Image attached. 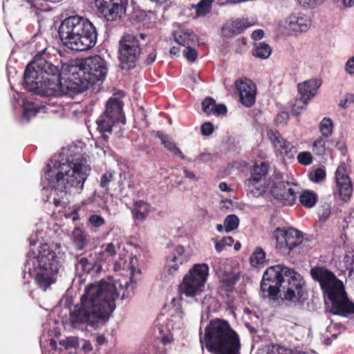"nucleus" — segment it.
Listing matches in <instances>:
<instances>
[{
  "instance_id": "1",
  "label": "nucleus",
  "mask_w": 354,
  "mask_h": 354,
  "mask_svg": "<svg viewBox=\"0 0 354 354\" xmlns=\"http://www.w3.org/2000/svg\"><path fill=\"white\" fill-rule=\"evenodd\" d=\"M127 259V252L124 250L123 252L119 253V258L115 261L114 270L129 268V278L122 277L113 283L102 280L90 283L85 288L80 302L70 312L69 322L73 328H98L109 319L115 310L116 298L124 300L133 295L136 284L133 275L139 270H136L134 266L137 258L132 257L129 263Z\"/></svg>"
},
{
  "instance_id": "2",
  "label": "nucleus",
  "mask_w": 354,
  "mask_h": 354,
  "mask_svg": "<svg viewBox=\"0 0 354 354\" xmlns=\"http://www.w3.org/2000/svg\"><path fill=\"white\" fill-rule=\"evenodd\" d=\"M68 73L67 77H61L57 66L37 54L24 71V87L41 96L72 95L90 88L81 75Z\"/></svg>"
},
{
  "instance_id": "3",
  "label": "nucleus",
  "mask_w": 354,
  "mask_h": 354,
  "mask_svg": "<svg viewBox=\"0 0 354 354\" xmlns=\"http://www.w3.org/2000/svg\"><path fill=\"white\" fill-rule=\"evenodd\" d=\"M41 183L44 189L63 194H80L91 171L88 160L73 149H64L58 157L51 158L46 166Z\"/></svg>"
},
{
  "instance_id": "4",
  "label": "nucleus",
  "mask_w": 354,
  "mask_h": 354,
  "mask_svg": "<svg viewBox=\"0 0 354 354\" xmlns=\"http://www.w3.org/2000/svg\"><path fill=\"white\" fill-rule=\"evenodd\" d=\"M304 284L301 275L294 269L277 264L264 272L261 290L264 298L276 300L281 292L283 299L297 301L303 296Z\"/></svg>"
},
{
  "instance_id": "5",
  "label": "nucleus",
  "mask_w": 354,
  "mask_h": 354,
  "mask_svg": "<svg viewBox=\"0 0 354 354\" xmlns=\"http://www.w3.org/2000/svg\"><path fill=\"white\" fill-rule=\"evenodd\" d=\"M38 232L32 234L29 239L30 245L32 247L27 254L25 263V272L34 279L38 287L46 291L56 281V275L59 270L58 258L53 248L48 243H40Z\"/></svg>"
},
{
  "instance_id": "6",
  "label": "nucleus",
  "mask_w": 354,
  "mask_h": 354,
  "mask_svg": "<svg viewBox=\"0 0 354 354\" xmlns=\"http://www.w3.org/2000/svg\"><path fill=\"white\" fill-rule=\"evenodd\" d=\"M312 277L317 281L330 301L329 311L335 315L354 318V303L349 299L343 282L324 267H315L310 270Z\"/></svg>"
},
{
  "instance_id": "7",
  "label": "nucleus",
  "mask_w": 354,
  "mask_h": 354,
  "mask_svg": "<svg viewBox=\"0 0 354 354\" xmlns=\"http://www.w3.org/2000/svg\"><path fill=\"white\" fill-rule=\"evenodd\" d=\"M201 335L200 342L211 354H240L239 336L227 321L212 319Z\"/></svg>"
},
{
  "instance_id": "8",
  "label": "nucleus",
  "mask_w": 354,
  "mask_h": 354,
  "mask_svg": "<svg viewBox=\"0 0 354 354\" xmlns=\"http://www.w3.org/2000/svg\"><path fill=\"white\" fill-rule=\"evenodd\" d=\"M59 36L64 46L74 51H85L96 44L95 27L86 18L74 15L62 21Z\"/></svg>"
},
{
  "instance_id": "9",
  "label": "nucleus",
  "mask_w": 354,
  "mask_h": 354,
  "mask_svg": "<svg viewBox=\"0 0 354 354\" xmlns=\"http://www.w3.org/2000/svg\"><path fill=\"white\" fill-rule=\"evenodd\" d=\"M123 103L121 100L111 97L106 104L105 111L96 121L97 129L101 133V139L95 142L104 156H111L112 150L108 143L109 135H112L115 129L121 130L120 124H125V116L122 111Z\"/></svg>"
},
{
  "instance_id": "10",
  "label": "nucleus",
  "mask_w": 354,
  "mask_h": 354,
  "mask_svg": "<svg viewBox=\"0 0 354 354\" xmlns=\"http://www.w3.org/2000/svg\"><path fill=\"white\" fill-rule=\"evenodd\" d=\"M64 67L71 74L81 75L90 88L93 85L101 84L107 73L105 61L99 55L84 59L71 60Z\"/></svg>"
},
{
  "instance_id": "11",
  "label": "nucleus",
  "mask_w": 354,
  "mask_h": 354,
  "mask_svg": "<svg viewBox=\"0 0 354 354\" xmlns=\"http://www.w3.org/2000/svg\"><path fill=\"white\" fill-rule=\"evenodd\" d=\"M146 35L140 33L137 35L127 34L120 41L119 59L123 69H131L135 66L138 60L141 49L139 39L145 40Z\"/></svg>"
},
{
  "instance_id": "12",
  "label": "nucleus",
  "mask_w": 354,
  "mask_h": 354,
  "mask_svg": "<svg viewBox=\"0 0 354 354\" xmlns=\"http://www.w3.org/2000/svg\"><path fill=\"white\" fill-rule=\"evenodd\" d=\"M208 274L207 264H195L184 277L180 286V292L190 297L199 295L203 291Z\"/></svg>"
},
{
  "instance_id": "13",
  "label": "nucleus",
  "mask_w": 354,
  "mask_h": 354,
  "mask_svg": "<svg viewBox=\"0 0 354 354\" xmlns=\"http://www.w3.org/2000/svg\"><path fill=\"white\" fill-rule=\"evenodd\" d=\"M100 17L106 21H120L126 14L129 0H91Z\"/></svg>"
},
{
  "instance_id": "14",
  "label": "nucleus",
  "mask_w": 354,
  "mask_h": 354,
  "mask_svg": "<svg viewBox=\"0 0 354 354\" xmlns=\"http://www.w3.org/2000/svg\"><path fill=\"white\" fill-rule=\"evenodd\" d=\"M273 236L276 240L277 249L283 253H288L303 241L301 233L292 227H277Z\"/></svg>"
},
{
  "instance_id": "15",
  "label": "nucleus",
  "mask_w": 354,
  "mask_h": 354,
  "mask_svg": "<svg viewBox=\"0 0 354 354\" xmlns=\"http://www.w3.org/2000/svg\"><path fill=\"white\" fill-rule=\"evenodd\" d=\"M268 171V165L266 162L255 165L251 171L250 178L244 183L246 189L254 196L263 194L268 187L266 182Z\"/></svg>"
},
{
  "instance_id": "16",
  "label": "nucleus",
  "mask_w": 354,
  "mask_h": 354,
  "mask_svg": "<svg viewBox=\"0 0 354 354\" xmlns=\"http://www.w3.org/2000/svg\"><path fill=\"white\" fill-rule=\"evenodd\" d=\"M234 87L239 94L240 102L247 108L252 106L257 93L256 84L250 79L243 77L234 82Z\"/></svg>"
},
{
  "instance_id": "17",
  "label": "nucleus",
  "mask_w": 354,
  "mask_h": 354,
  "mask_svg": "<svg viewBox=\"0 0 354 354\" xmlns=\"http://www.w3.org/2000/svg\"><path fill=\"white\" fill-rule=\"evenodd\" d=\"M279 25L286 31L304 32L310 28L311 21L303 15L292 14L281 20Z\"/></svg>"
},
{
  "instance_id": "18",
  "label": "nucleus",
  "mask_w": 354,
  "mask_h": 354,
  "mask_svg": "<svg viewBox=\"0 0 354 354\" xmlns=\"http://www.w3.org/2000/svg\"><path fill=\"white\" fill-rule=\"evenodd\" d=\"M272 196L283 205H292L296 200V192L288 182L274 183L271 187Z\"/></svg>"
},
{
  "instance_id": "19",
  "label": "nucleus",
  "mask_w": 354,
  "mask_h": 354,
  "mask_svg": "<svg viewBox=\"0 0 354 354\" xmlns=\"http://www.w3.org/2000/svg\"><path fill=\"white\" fill-rule=\"evenodd\" d=\"M335 180L340 198L344 202L350 200L353 187L351 180L346 172L345 164H341L336 169Z\"/></svg>"
},
{
  "instance_id": "20",
  "label": "nucleus",
  "mask_w": 354,
  "mask_h": 354,
  "mask_svg": "<svg viewBox=\"0 0 354 354\" xmlns=\"http://www.w3.org/2000/svg\"><path fill=\"white\" fill-rule=\"evenodd\" d=\"M176 316L171 315V318H166L160 315L155 321L156 326L160 334L159 338L163 344L170 343L173 339V331L176 329Z\"/></svg>"
},
{
  "instance_id": "21",
  "label": "nucleus",
  "mask_w": 354,
  "mask_h": 354,
  "mask_svg": "<svg viewBox=\"0 0 354 354\" xmlns=\"http://www.w3.org/2000/svg\"><path fill=\"white\" fill-rule=\"evenodd\" d=\"M268 136L281 156L288 158L294 156L297 151L296 148L290 142L284 140L278 131L270 130L268 132Z\"/></svg>"
},
{
  "instance_id": "22",
  "label": "nucleus",
  "mask_w": 354,
  "mask_h": 354,
  "mask_svg": "<svg viewBox=\"0 0 354 354\" xmlns=\"http://www.w3.org/2000/svg\"><path fill=\"white\" fill-rule=\"evenodd\" d=\"M177 248L174 247V252L166 257L165 266L160 274V279L165 283H172L175 281L177 274Z\"/></svg>"
},
{
  "instance_id": "23",
  "label": "nucleus",
  "mask_w": 354,
  "mask_h": 354,
  "mask_svg": "<svg viewBox=\"0 0 354 354\" xmlns=\"http://www.w3.org/2000/svg\"><path fill=\"white\" fill-rule=\"evenodd\" d=\"M255 22L248 19H239L226 23L222 28V34L226 37H232L242 32L248 27L255 25Z\"/></svg>"
},
{
  "instance_id": "24",
  "label": "nucleus",
  "mask_w": 354,
  "mask_h": 354,
  "mask_svg": "<svg viewBox=\"0 0 354 354\" xmlns=\"http://www.w3.org/2000/svg\"><path fill=\"white\" fill-rule=\"evenodd\" d=\"M53 104H48L46 105H38L35 102L23 101V117L29 121L32 117H35L41 110L46 113H56L57 110L53 109Z\"/></svg>"
},
{
  "instance_id": "25",
  "label": "nucleus",
  "mask_w": 354,
  "mask_h": 354,
  "mask_svg": "<svg viewBox=\"0 0 354 354\" xmlns=\"http://www.w3.org/2000/svg\"><path fill=\"white\" fill-rule=\"evenodd\" d=\"M322 84V81L318 79H311L299 84L297 86L298 91L304 99L310 100L313 97Z\"/></svg>"
},
{
  "instance_id": "26",
  "label": "nucleus",
  "mask_w": 354,
  "mask_h": 354,
  "mask_svg": "<svg viewBox=\"0 0 354 354\" xmlns=\"http://www.w3.org/2000/svg\"><path fill=\"white\" fill-rule=\"evenodd\" d=\"M102 270V266L95 263L91 262L86 257L80 258L75 264V270L77 274H91L94 275L100 272Z\"/></svg>"
},
{
  "instance_id": "27",
  "label": "nucleus",
  "mask_w": 354,
  "mask_h": 354,
  "mask_svg": "<svg viewBox=\"0 0 354 354\" xmlns=\"http://www.w3.org/2000/svg\"><path fill=\"white\" fill-rule=\"evenodd\" d=\"M150 212V204L140 200L134 202V207L131 210V214L135 221L142 223L147 219Z\"/></svg>"
},
{
  "instance_id": "28",
  "label": "nucleus",
  "mask_w": 354,
  "mask_h": 354,
  "mask_svg": "<svg viewBox=\"0 0 354 354\" xmlns=\"http://www.w3.org/2000/svg\"><path fill=\"white\" fill-rule=\"evenodd\" d=\"M71 236L73 245L78 250H84L90 243L89 235L80 227L73 230Z\"/></svg>"
},
{
  "instance_id": "29",
  "label": "nucleus",
  "mask_w": 354,
  "mask_h": 354,
  "mask_svg": "<svg viewBox=\"0 0 354 354\" xmlns=\"http://www.w3.org/2000/svg\"><path fill=\"white\" fill-rule=\"evenodd\" d=\"M121 245L109 243L102 245L100 250L95 253L97 260L100 261H108L116 254V248L120 250Z\"/></svg>"
},
{
  "instance_id": "30",
  "label": "nucleus",
  "mask_w": 354,
  "mask_h": 354,
  "mask_svg": "<svg viewBox=\"0 0 354 354\" xmlns=\"http://www.w3.org/2000/svg\"><path fill=\"white\" fill-rule=\"evenodd\" d=\"M238 279L239 277L231 271L224 272L220 275V281L226 291L231 290L233 285Z\"/></svg>"
},
{
  "instance_id": "31",
  "label": "nucleus",
  "mask_w": 354,
  "mask_h": 354,
  "mask_svg": "<svg viewBox=\"0 0 354 354\" xmlns=\"http://www.w3.org/2000/svg\"><path fill=\"white\" fill-rule=\"evenodd\" d=\"M272 53L271 47L264 42L259 43L254 50L252 55L259 59H267Z\"/></svg>"
},
{
  "instance_id": "32",
  "label": "nucleus",
  "mask_w": 354,
  "mask_h": 354,
  "mask_svg": "<svg viewBox=\"0 0 354 354\" xmlns=\"http://www.w3.org/2000/svg\"><path fill=\"white\" fill-rule=\"evenodd\" d=\"M197 42V37L193 32L187 31L178 35V44L185 47L194 46Z\"/></svg>"
},
{
  "instance_id": "33",
  "label": "nucleus",
  "mask_w": 354,
  "mask_h": 354,
  "mask_svg": "<svg viewBox=\"0 0 354 354\" xmlns=\"http://www.w3.org/2000/svg\"><path fill=\"white\" fill-rule=\"evenodd\" d=\"M212 0H201L196 6L192 5L196 9L198 17H204L210 12Z\"/></svg>"
},
{
  "instance_id": "34",
  "label": "nucleus",
  "mask_w": 354,
  "mask_h": 354,
  "mask_svg": "<svg viewBox=\"0 0 354 354\" xmlns=\"http://www.w3.org/2000/svg\"><path fill=\"white\" fill-rule=\"evenodd\" d=\"M317 201V195L310 191L304 192L299 197V201L302 205L308 208L313 207L315 205Z\"/></svg>"
},
{
  "instance_id": "35",
  "label": "nucleus",
  "mask_w": 354,
  "mask_h": 354,
  "mask_svg": "<svg viewBox=\"0 0 354 354\" xmlns=\"http://www.w3.org/2000/svg\"><path fill=\"white\" fill-rule=\"evenodd\" d=\"M156 135L160 139L161 143L166 149L172 152L174 155L177 154L176 145L169 136L165 135L161 132H157Z\"/></svg>"
},
{
  "instance_id": "36",
  "label": "nucleus",
  "mask_w": 354,
  "mask_h": 354,
  "mask_svg": "<svg viewBox=\"0 0 354 354\" xmlns=\"http://www.w3.org/2000/svg\"><path fill=\"white\" fill-rule=\"evenodd\" d=\"M252 266H257L263 264L266 261V252L261 248H257L250 259Z\"/></svg>"
},
{
  "instance_id": "37",
  "label": "nucleus",
  "mask_w": 354,
  "mask_h": 354,
  "mask_svg": "<svg viewBox=\"0 0 354 354\" xmlns=\"http://www.w3.org/2000/svg\"><path fill=\"white\" fill-rule=\"evenodd\" d=\"M239 224V219L235 214H230L224 220V227L226 232L236 230Z\"/></svg>"
},
{
  "instance_id": "38",
  "label": "nucleus",
  "mask_w": 354,
  "mask_h": 354,
  "mask_svg": "<svg viewBox=\"0 0 354 354\" xmlns=\"http://www.w3.org/2000/svg\"><path fill=\"white\" fill-rule=\"evenodd\" d=\"M333 124L330 118H324L319 124V129L323 136L329 137L333 132Z\"/></svg>"
},
{
  "instance_id": "39",
  "label": "nucleus",
  "mask_w": 354,
  "mask_h": 354,
  "mask_svg": "<svg viewBox=\"0 0 354 354\" xmlns=\"http://www.w3.org/2000/svg\"><path fill=\"white\" fill-rule=\"evenodd\" d=\"M326 140L318 138L313 144V151L317 156H324L326 152Z\"/></svg>"
},
{
  "instance_id": "40",
  "label": "nucleus",
  "mask_w": 354,
  "mask_h": 354,
  "mask_svg": "<svg viewBox=\"0 0 354 354\" xmlns=\"http://www.w3.org/2000/svg\"><path fill=\"white\" fill-rule=\"evenodd\" d=\"M308 100L300 97L297 99L292 106V113L295 115H299L303 111L306 109Z\"/></svg>"
},
{
  "instance_id": "41",
  "label": "nucleus",
  "mask_w": 354,
  "mask_h": 354,
  "mask_svg": "<svg viewBox=\"0 0 354 354\" xmlns=\"http://www.w3.org/2000/svg\"><path fill=\"white\" fill-rule=\"evenodd\" d=\"M182 54L183 57L190 62H195L198 57L197 50L194 48L192 47V46L185 47L182 51Z\"/></svg>"
},
{
  "instance_id": "42",
  "label": "nucleus",
  "mask_w": 354,
  "mask_h": 354,
  "mask_svg": "<svg viewBox=\"0 0 354 354\" xmlns=\"http://www.w3.org/2000/svg\"><path fill=\"white\" fill-rule=\"evenodd\" d=\"M309 178L314 183H319L324 180L326 178V171L324 169L317 168L314 171L308 174Z\"/></svg>"
},
{
  "instance_id": "43",
  "label": "nucleus",
  "mask_w": 354,
  "mask_h": 354,
  "mask_svg": "<svg viewBox=\"0 0 354 354\" xmlns=\"http://www.w3.org/2000/svg\"><path fill=\"white\" fill-rule=\"evenodd\" d=\"M215 100L211 97H207L202 102L203 111L207 115L213 113V109L215 106Z\"/></svg>"
},
{
  "instance_id": "44",
  "label": "nucleus",
  "mask_w": 354,
  "mask_h": 354,
  "mask_svg": "<svg viewBox=\"0 0 354 354\" xmlns=\"http://www.w3.org/2000/svg\"><path fill=\"white\" fill-rule=\"evenodd\" d=\"M215 249L217 252H221L225 246H231L234 243V239L232 236L224 237L220 241H215Z\"/></svg>"
},
{
  "instance_id": "45",
  "label": "nucleus",
  "mask_w": 354,
  "mask_h": 354,
  "mask_svg": "<svg viewBox=\"0 0 354 354\" xmlns=\"http://www.w3.org/2000/svg\"><path fill=\"white\" fill-rule=\"evenodd\" d=\"M79 339L77 337H68L64 339H62L59 343L62 346H64L66 348H75L79 345Z\"/></svg>"
},
{
  "instance_id": "46",
  "label": "nucleus",
  "mask_w": 354,
  "mask_h": 354,
  "mask_svg": "<svg viewBox=\"0 0 354 354\" xmlns=\"http://www.w3.org/2000/svg\"><path fill=\"white\" fill-rule=\"evenodd\" d=\"M297 160L303 165H310L313 162V156L309 151H302L298 154Z\"/></svg>"
},
{
  "instance_id": "47",
  "label": "nucleus",
  "mask_w": 354,
  "mask_h": 354,
  "mask_svg": "<svg viewBox=\"0 0 354 354\" xmlns=\"http://www.w3.org/2000/svg\"><path fill=\"white\" fill-rule=\"evenodd\" d=\"M114 173L112 171L105 172L101 177L100 185L106 189H108L110 182L113 180Z\"/></svg>"
},
{
  "instance_id": "48",
  "label": "nucleus",
  "mask_w": 354,
  "mask_h": 354,
  "mask_svg": "<svg viewBox=\"0 0 354 354\" xmlns=\"http://www.w3.org/2000/svg\"><path fill=\"white\" fill-rule=\"evenodd\" d=\"M89 223L95 227H99L104 224V219L97 214H92L88 218Z\"/></svg>"
},
{
  "instance_id": "49",
  "label": "nucleus",
  "mask_w": 354,
  "mask_h": 354,
  "mask_svg": "<svg viewBox=\"0 0 354 354\" xmlns=\"http://www.w3.org/2000/svg\"><path fill=\"white\" fill-rule=\"evenodd\" d=\"M201 130L203 136H209L214 131L213 124L209 122H206L202 124Z\"/></svg>"
},
{
  "instance_id": "50",
  "label": "nucleus",
  "mask_w": 354,
  "mask_h": 354,
  "mask_svg": "<svg viewBox=\"0 0 354 354\" xmlns=\"http://www.w3.org/2000/svg\"><path fill=\"white\" fill-rule=\"evenodd\" d=\"M354 102V95L352 93H347L344 100L339 102V106L342 108H347L351 104Z\"/></svg>"
},
{
  "instance_id": "51",
  "label": "nucleus",
  "mask_w": 354,
  "mask_h": 354,
  "mask_svg": "<svg viewBox=\"0 0 354 354\" xmlns=\"http://www.w3.org/2000/svg\"><path fill=\"white\" fill-rule=\"evenodd\" d=\"M268 354H292V353L290 350L276 345L272 346L271 351Z\"/></svg>"
},
{
  "instance_id": "52",
  "label": "nucleus",
  "mask_w": 354,
  "mask_h": 354,
  "mask_svg": "<svg viewBox=\"0 0 354 354\" xmlns=\"http://www.w3.org/2000/svg\"><path fill=\"white\" fill-rule=\"evenodd\" d=\"M345 71L349 75H354V56L347 60Z\"/></svg>"
},
{
  "instance_id": "53",
  "label": "nucleus",
  "mask_w": 354,
  "mask_h": 354,
  "mask_svg": "<svg viewBox=\"0 0 354 354\" xmlns=\"http://www.w3.org/2000/svg\"><path fill=\"white\" fill-rule=\"evenodd\" d=\"M213 113L216 115H224L227 113V107L223 104H216L213 107Z\"/></svg>"
},
{
  "instance_id": "54",
  "label": "nucleus",
  "mask_w": 354,
  "mask_h": 354,
  "mask_svg": "<svg viewBox=\"0 0 354 354\" xmlns=\"http://www.w3.org/2000/svg\"><path fill=\"white\" fill-rule=\"evenodd\" d=\"M156 58V50L152 47L151 51L147 55V57L145 59V63L147 65L151 64Z\"/></svg>"
},
{
  "instance_id": "55",
  "label": "nucleus",
  "mask_w": 354,
  "mask_h": 354,
  "mask_svg": "<svg viewBox=\"0 0 354 354\" xmlns=\"http://www.w3.org/2000/svg\"><path fill=\"white\" fill-rule=\"evenodd\" d=\"M323 1L324 0H299V3L304 7H314L319 1Z\"/></svg>"
},
{
  "instance_id": "56",
  "label": "nucleus",
  "mask_w": 354,
  "mask_h": 354,
  "mask_svg": "<svg viewBox=\"0 0 354 354\" xmlns=\"http://www.w3.org/2000/svg\"><path fill=\"white\" fill-rule=\"evenodd\" d=\"M264 36V31L262 29H257L252 32L251 37L254 40H260Z\"/></svg>"
},
{
  "instance_id": "57",
  "label": "nucleus",
  "mask_w": 354,
  "mask_h": 354,
  "mask_svg": "<svg viewBox=\"0 0 354 354\" xmlns=\"http://www.w3.org/2000/svg\"><path fill=\"white\" fill-rule=\"evenodd\" d=\"M288 119V114L286 112H281L277 117V122H286Z\"/></svg>"
},
{
  "instance_id": "58",
  "label": "nucleus",
  "mask_w": 354,
  "mask_h": 354,
  "mask_svg": "<svg viewBox=\"0 0 354 354\" xmlns=\"http://www.w3.org/2000/svg\"><path fill=\"white\" fill-rule=\"evenodd\" d=\"M343 6L346 8L354 6V0H340Z\"/></svg>"
},
{
  "instance_id": "59",
  "label": "nucleus",
  "mask_w": 354,
  "mask_h": 354,
  "mask_svg": "<svg viewBox=\"0 0 354 354\" xmlns=\"http://www.w3.org/2000/svg\"><path fill=\"white\" fill-rule=\"evenodd\" d=\"M183 172H184L186 178H187L189 179H196V176L193 172H192L187 169H185L183 170Z\"/></svg>"
},
{
  "instance_id": "60",
  "label": "nucleus",
  "mask_w": 354,
  "mask_h": 354,
  "mask_svg": "<svg viewBox=\"0 0 354 354\" xmlns=\"http://www.w3.org/2000/svg\"><path fill=\"white\" fill-rule=\"evenodd\" d=\"M82 349L85 351H90L93 349V347L89 342L85 341L82 346Z\"/></svg>"
},
{
  "instance_id": "61",
  "label": "nucleus",
  "mask_w": 354,
  "mask_h": 354,
  "mask_svg": "<svg viewBox=\"0 0 354 354\" xmlns=\"http://www.w3.org/2000/svg\"><path fill=\"white\" fill-rule=\"evenodd\" d=\"M218 187L222 192H229L230 190L227 185L223 182L221 183Z\"/></svg>"
},
{
  "instance_id": "62",
  "label": "nucleus",
  "mask_w": 354,
  "mask_h": 354,
  "mask_svg": "<svg viewBox=\"0 0 354 354\" xmlns=\"http://www.w3.org/2000/svg\"><path fill=\"white\" fill-rule=\"evenodd\" d=\"M97 342L100 345H102L105 342V337L103 335H99L97 337Z\"/></svg>"
},
{
  "instance_id": "63",
  "label": "nucleus",
  "mask_w": 354,
  "mask_h": 354,
  "mask_svg": "<svg viewBox=\"0 0 354 354\" xmlns=\"http://www.w3.org/2000/svg\"><path fill=\"white\" fill-rule=\"evenodd\" d=\"M53 203L56 207H59L61 205L62 202H61L60 199L57 198H53Z\"/></svg>"
},
{
  "instance_id": "64",
  "label": "nucleus",
  "mask_w": 354,
  "mask_h": 354,
  "mask_svg": "<svg viewBox=\"0 0 354 354\" xmlns=\"http://www.w3.org/2000/svg\"><path fill=\"white\" fill-rule=\"evenodd\" d=\"M210 156L209 154H201L199 157H198V159L201 160H205L207 158H209Z\"/></svg>"
}]
</instances>
